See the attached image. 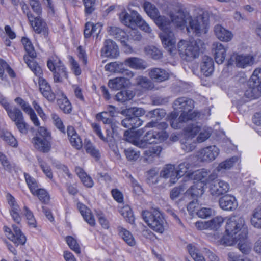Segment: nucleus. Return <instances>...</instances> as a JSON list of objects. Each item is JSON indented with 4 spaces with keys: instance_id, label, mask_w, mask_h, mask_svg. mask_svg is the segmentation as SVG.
Listing matches in <instances>:
<instances>
[{
    "instance_id": "1",
    "label": "nucleus",
    "mask_w": 261,
    "mask_h": 261,
    "mask_svg": "<svg viewBox=\"0 0 261 261\" xmlns=\"http://www.w3.org/2000/svg\"><path fill=\"white\" fill-rule=\"evenodd\" d=\"M225 229L226 234L220 240L221 244L225 246L233 245L237 241L247 237L248 229L243 217H230L226 222Z\"/></svg>"
},
{
    "instance_id": "2",
    "label": "nucleus",
    "mask_w": 261,
    "mask_h": 261,
    "mask_svg": "<svg viewBox=\"0 0 261 261\" xmlns=\"http://www.w3.org/2000/svg\"><path fill=\"white\" fill-rule=\"evenodd\" d=\"M204 45L203 42L199 39L191 41L180 40L178 43V51L184 60L192 61L199 57Z\"/></svg>"
},
{
    "instance_id": "3",
    "label": "nucleus",
    "mask_w": 261,
    "mask_h": 261,
    "mask_svg": "<svg viewBox=\"0 0 261 261\" xmlns=\"http://www.w3.org/2000/svg\"><path fill=\"white\" fill-rule=\"evenodd\" d=\"M153 20L155 24L162 30L160 34V37L164 47L171 53L172 49L175 47L176 40L173 32L169 28L170 21L159 14Z\"/></svg>"
},
{
    "instance_id": "4",
    "label": "nucleus",
    "mask_w": 261,
    "mask_h": 261,
    "mask_svg": "<svg viewBox=\"0 0 261 261\" xmlns=\"http://www.w3.org/2000/svg\"><path fill=\"white\" fill-rule=\"evenodd\" d=\"M173 107L174 111L181 113L179 117L180 122H187L195 118L197 113L193 111L194 101L187 97H180L173 102Z\"/></svg>"
},
{
    "instance_id": "5",
    "label": "nucleus",
    "mask_w": 261,
    "mask_h": 261,
    "mask_svg": "<svg viewBox=\"0 0 261 261\" xmlns=\"http://www.w3.org/2000/svg\"><path fill=\"white\" fill-rule=\"evenodd\" d=\"M142 216L150 228L161 233L164 232L165 220L159 208H152L150 211H143Z\"/></svg>"
},
{
    "instance_id": "6",
    "label": "nucleus",
    "mask_w": 261,
    "mask_h": 261,
    "mask_svg": "<svg viewBox=\"0 0 261 261\" xmlns=\"http://www.w3.org/2000/svg\"><path fill=\"white\" fill-rule=\"evenodd\" d=\"M47 66L53 73V80L55 83H61L65 79H68L67 69L57 57L53 56L50 58L47 61Z\"/></svg>"
},
{
    "instance_id": "7",
    "label": "nucleus",
    "mask_w": 261,
    "mask_h": 261,
    "mask_svg": "<svg viewBox=\"0 0 261 261\" xmlns=\"http://www.w3.org/2000/svg\"><path fill=\"white\" fill-rule=\"evenodd\" d=\"M21 42L27 54L23 56L24 62L36 76L41 75L42 73V70L34 60L36 57V53L31 42L26 37H23Z\"/></svg>"
},
{
    "instance_id": "8",
    "label": "nucleus",
    "mask_w": 261,
    "mask_h": 261,
    "mask_svg": "<svg viewBox=\"0 0 261 261\" xmlns=\"http://www.w3.org/2000/svg\"><path fill=\"white\" fill-rule=\"evenodd\" d=\"M12 228L13 230L7 226L4 227V230L7 238L16 246L24 245L27 239L20 229L15 225H12Z\"/></svg>"
},
{
    "instance_id": "9",
    "label": "nucleus",
    "mask_w": 261,
    "mask_h": 261,
    "mask_svg": "<svg viewBox=\"0 0 261 261\" xmlns=\"http://www.w3.org/2000/svg\"><path fill=\"white\" fill-rule=\"evenodd\" d=\"M254 62V58L250 55H233L230 60L229 64L235 65L237 67L245 68L248 66H251Z\"/></svg>"
},
{
    "instance_id": "10",
    "label": "nucleus",
    "mask_w": 261,
    "mask_h": 261,
    "mask_svg": "<svg viewBox=\"0 0 261 261\" xmlns=\"http://www.w3.org/2000/svg\"><path fill=\"white\" fill-rule=\"evenodd\" d=\"M186 25L189 34H195L199 36L202 33H206V25L202 19H192L190 16Z\"/></svg>"
},
{
    "instance_id": "11",
    "label": "nucleus",
    "mask_w": 261,
    "mask_h": 261,
    "mask_svg": "<svg viewBox=\"0 0 261 261\" xmlns=\"http://www.w3.org/2000/svg\"><path fill=\"white\" fill-rule=\"evenodd\" d=\"M230 189L229 184L222 180H216L209 185L210 194L214 197H218L227 193Z\"/></svg>"
},
{
    "instance_id": "12",
    "label": "nucleus",
    "mask_w": 261,
    "mask_h": 261,
    "mask_svg": "<svg viewBox=\"0 0 261 261\" xmlns=\"http://www.w3.org/2000/svg\"><path fill=\"white\" fill-rule=\"evenodd\" d=\"M102 56L111 58H116L119 55V48L115 42L111 39H107L103 43L101 49Z\"/></svg>"
},
{
    "instance_id": "13",
    "label": "nucleus",
    "mask_w": 261,
    "mask_h": 261,
    "mask_svg": "<svg viewBox=\"0 0 261 261\" xmlns=\"http://www.w3.org/2000/svg\"><path fill=\"white\" fill-rule=\"evenodd\" d=\"M219 153V149L216 146H210L200 150L197 153L198 158L203 162L214 160Z\"/></svg>"
},
{
    "instance_id": "14",
    "label": "nucleus",
    "mask_w": 261,
    "mask_h": 261,
    "mask_svg": "<svg viewBox=\"0 0 261 261\" xmlns=\"http://www.w3.org/2000/svg\"><path fill=\"white\" fill-rule=\"evenodd\" d=\"M249 86L252 95L250 97H254V95L259 91H261V69L257 68L253 72L251 79L249 82Z\"/></svg>"
},
{
    "instance_id": "15",
    "label": "nucleus",
    "mask_w": 261,
    "mask_h": 261,
    "mask_svg": "<svg viewBox=\"0 0 261 261\" xmlns=\"http://www.w3.org/2000/svg\"><path fill=\"white\" fill-rule=\"evenodd\" d=\"M51 139L35 136L32 138V143L34 147L43 153L48 152L51 148Z\"/></svg>"
},
{
    "instance_id": "16",
    "label": "nucleus",
    "mask_w": 261,
    "mask_h": 261,
    "mask_svg": "<svg viewBox=\"0 0 261 261\" xmlns=\"http://www.w3.org/2000/svg\"><path fill=\"white\" fill-rule=\"evenodd\" d=\"M38 76L39 77L38 84L40 92L49 101H54L56 99V96L52 91L49 84L45 79L41 77L40 75Z\"/></svg>"
},
{
    "instance_id": "17",
    "label": "nucleus",
    "mask_w": 261,
    "mask_h": 261,
    "mask_svg": "<svg viewBox=\"0 0 261 261\" xmlns=\"http://www.w3.org/2000/svg\"><path fill=\"white\" fill-rule=\"evenodd\" d=\"M148 72L149 77L156 82H162L169 78L168 72L162 68H152L148 69Z\"/></svg>"
},
{
    "instance_id": "18",
    "label": "nucleus",
    "mask_w": 261,
    "mask_h": 261,
    "mask_svg": "<svg viewBox=\"0 0 261 261\" xmlns=\"http://www.w3.org/2000/svg\"><path fill=\"white\" fill-rule=\"evenodd\" d=\"M15 101L20 106L22 110L30 116V119L34 124L38 126L40 124L39 120L30 105L20 97H17Z\"/></svg>"
},
{
    "instance_id": "19",
    "label": "nucleus",
    "mask_w": 261,
    "mask_h": 261,
    "mask_svg": "<svg viewBox=\"0 0 261 261\" xmlns=\"http://www.w3.org/2000/svg\"><path fill=\"white\" fill-rule=\"evenodd\" d=\"M219 203L220 207L225 211H232L238 207V202L235 197L230 195H226L221 197Z\"/></svg>"
},
{
    "instance_id": "20",
    "label": "nucleus",
    "mask_w": 261,
    "mask_h": 261,
    "mask_svg": "<svg viewBox=\"0 0 261 261\" xmlns=\"http://www.w3.org/2000/svg\"><path fill=\"white\" fill-rule=\"evenodd\" d=\"M172 21L177 27L182 28L188 23L190 16L186 11L179 9L176 13L170 15Z\"/></svg>"
},
{
    "instance_id": "21",
    "label": "nucleus",
    "mask_w": 261,
    "mask_h": 261,
    "mask_svg": "<svg viewBox=\"0 0 261 261\" xmlns=\"http://www.w3.org/2000/svg\"><path fill=\"white\" fill-rule=\"evenodd\" d=\"M208 170L202 169L195 171L190 172L183 178L184 181H187L191 180L201 181V182L206 184Z\"/></svg>"
},
{
    "instance_id": "22",
    "label": "nucleus",
    "mask_w": 261,
    "mask_h": 261,
    "mask_svg": "<svg viewBox=\"0 0 261 261\" xmlns=\"http://www.w3.org/2000/svg\"><path fill=\"white\" fill-rule=\"evenodd\" d=\"M227 48L221 43L214 42L213 44V51L214 58L218 64H222L226 57Z\"/></svg>"
},
{
    "instance_id": "23",
    "label": "nucleus",
    "mask_w": 261,
    "mask_h": 261,
    "mask_svg": "<svg viewBox=\"0 0 261 261\" xmlns=\"http://www.w3.org/2000/svg\"><path fill=\"white\" fill-rule=\"evenodd\" d=\"M41 15H33L32 18L28 19L34 31L38 33L44 32L46 29V24L41 17Z\"/></svg>"
},
{
    "instance_id": "24",
    "label": "nucleus",
    "mask_w": 261,
    "mask_h": 261,
    "mask_svg": "<svg viewBox=\"0 0 261 261\" xmlns=\"http://www.w3.org/2000/svg\"><path fill=\"white\" fill-rule=\"evenodd\" d=\"M160 175L165 178H170V182L172 184L176 183L179 179L175 166L171 164L167 165L163 168Z\"/></svg>"
},
{
    "instance_id": "25",
    "label": "nucleus",
    "mask_w": 261,
    "mask_h": 261,
    "mask_svg": "<svg viewBox=\"0 0 261 261\" xmlns=\"http://www.w3.org/2000/svg\"><path fill=\"white\" fill-rule=\"evenodd\" d=\"M139 14L136 11H133L129 14L126 12H122L120 14V19L122 23L128 27L133 28L136 26L137 17Z\"/></svg>"
},
{
    "instance_id": "26",
    "label": "nucleus",
    "mask_w": 261,
    "mask_h": 261,
    "mask_svg": "<svg viewBox=\"0 0 261 261\" xmlns=\"http://www.w3.org/2000/svg\"><path fill=\"white\" fill-rule=\"evenodd\" d=\"M124 64L130 68L136 70H144L147 67L145 61L137 57L126 59L124 61Z\"/></svg>"
},
{
    "instance_id": "27",
    "label": "nucleus",
    "mask_w": 261,
    "mask_h": 261,
    "mask_svg": "<svg viewBox=\"0 0 261 261\" xmlns=\"http://www.w3.org/2000/svg\"><path fill=\"white\" fill-rule=\"evenodd\" d=\"M214 32L217 38L222 41L228 42L233 37L230 31L225 29L221 25H216L214 28Z\"/></svg>"
},
{
    "instance_id": "28",
    "label": "nucleus",
    "mask_w": 261,
    "mask_h": 261,
    "mask_svg": "<svg viewBox=\"0 0 261 261\" xmlns=\"http://www.w3.org/2000/svg\"><path fill=\"white\" fill-rule=\"evenodd\" d=\"M143 122V121L138 117L127 115L126 117L122 120L121 124L125 128L134 129L140 126Z\"/></svg>"
},
{
    "instance_id": "29",
    "label": "nucleus",
    "mask_w": 261,
    "mask_h": 261,
    "mask_svg": "<svg viewBox=\"0 0 261 261\" xmlns=\"http://www.w3.org/2000/svg\"><path fill=\"white\" fill-rule=\"evenodd\" d=\"M77 206L85 221L91 226H94L95 221L90 210L80 202L77 203Z\"/></svg>"
},
{
    "instance_id": "30",
    "label": "nucleus",
    "mask_w": 261,
    "mask_h": 261,
    "mask_svg": "<svg viewBox=\"0 0 261 261\" xmlns=\"http://www.w3.org/2000/svg\"><path fill=\"white\" fill-rule=\"evenodd\" d=\"M214 62L213 59L204 56L202 58V62L201 65V71L205 76H210L214 71Z\"/></svg>"
},
{
    "instance_id": "31",
    "label": "nucleus",
    "mask_w": 261,
    "mask_h": 261,
    "mask_svg": "<svg viewBox=\"0 0 261 261\" xmlns=\"http://www.w3.org/2000/svg\"><path fill=\"white\" fill-rule=\"evenodd\" d=\"M117 231L119 236L128 245L131 247L136 245V240L130 231L120 226H118Z\"/></svg>"
},
{
    "instance_id": "32",
    "label": "nucleus",
    "mask_w": 261,
    "mask_h": 261,
    "mask_svg": "<svg viewBox=\"0 0 261 261\" xmlns=\"http://www.w3.org/2000/svg\"><path fill=\"white\" fill-rule=\"evenodd\" d=\"M128 84L129 81L123 77H116L110 80L108 83L109 87L114 90L121 89L122 88L127 86Z\"/></svg>"
},
{
    "instance_id": "33",
    "label": "nucleus",
    "mask_w": 261,
    "mask_h": 261,
    "mask_svg": "<svg viewBox=\"0 0 261 261\" xmlns=\"http://www.w3.org/2000/svg\"><path fill=\"white\" fill-rule=\"evenodd\" d=\"M136 85L143 90H150L154 88L153 83L148 78L139 76L136 79Z\"/></svg>"
},
{
    "instance_id": "34",
    "label": "nucleus",
    "mask_w": 261,
    "mask_h": 261,
    "mask_svg": "<svg viewBox=\"0 0 261 261\" xmlns=\"http://www.w3.org/2000/svg\"><path fill=\"white\" fill-rule=\"evenodd\" d=\"M204 187L202 184L198 183L192 186L187 191L186 194L191 195L193 198L201 196L204 193Z\"/></svg>"
},
{
    "instance_id": "35",
    "label": "nucleus",
    "mask_w": 261,
    "mask_h": 261,
    "mask_svg": "<svg viewBox=\"0 0 261 261\" xmlns=\"http://www.w3.org/2000/svg\"><path fill=\"white\" fill-rule=\"evenodd\" d=\"M162 151L160 146H153L144 151V155L146 161H151L152 159L159 157Z\"/></svg>"
},
{
    "instance_id": "36",
    "label": "nucleus",
    "mask_w": 261,
    "mask_h": 261,
    "mask_svg": "<svg viewBox=\"0 0 261 261\" xmlns=\"http://www.w3.org/2000/svg\"><path fill=\"white\" fill-rule=\"evenodd\" d=\"M149 143H156V140L161 141L164 139L163 133L148 131L143 137Z\"/></svg>"
},
{
    "instance_id": "37",
    "label": "nucleus",
    "mask_w": 261,
    "mask_h": 261,
    "mask_svg": "<svg viewBox=\"0 0 261 261\" xmlns=\"http://www.w3.org/2000/svg\"><path fill=\"white\" fill-rule=\"evenodd\" d=\"M107 31L110 35L113 36L118 40L124 39L126 36L125 32L116 26H109L107 28Z\"/></svg>"
},
{
    "instance_id": "38",
    "label": "nucleus",
    "mask_w": 261,
    "mask_h": 261,
    "mask_svg": "<svg viewBox=\"0 0 261 261\" xmlns=\"http://www.w3.org/2000/svg\"><path fill=\"white\" fill-rule=\"evenodd\" d=\"M0 137L10 146L14 147L17 146V141L13 135L8 131L0 130Z\"/></svg>"
},
{
    "instance_id": "39",
    "label": "nucleus",
    "mask_w": 261,
    "mask_h": 261,
    "mask_svg": "<svg viewBox=\"0 0 261 261\" xmlns=\"http://www.w3.org/2000/svg\"><path fill=\"white\" fill-rule=\"evenodd\" d=\"M134 96V93L132 90H122L115 95L116 99L122 103L132 99Z\"/></svg>"
},
{
    "instance_id": "40",
    "label": "nucleus",
    "mask_w": 261,
    "mask_h": 261,
    "mask_svg": "<svg viewBox=\"0 0 261 261\" xmlns=\"http://www.w3.org/2000/svg\"><path fill=\"white\" fill-rule=\"evenodd\" d=\"M7 113L11 120L15 123L24 118L21 110L16 107L11 108Z\"/></svg>"
},
{
    "instance_id": "41",
    "label": "nucleus",
    "mask_w": 261,
    "mask_h": 261,
    "mask_svg": "<svg viewBox=\"0 0 261 261\" xmlns=\"http://www.w3.org/2000/svg\"><path fill=\"white\" fill-rule=\"evenodd\" d=\"M251 223L254 227L261 229V206L256 207L253 211Z\"/></svg>"
},
{
    "instance_id": "42",
    "label": "nucleus",
    "mask_w": 261,
    "mask_h": 261,
    "mask_svg": "<svg viewBox=\"0 0 261 261\" xmlns=\"http://www.w3.org/2000/svg\"><path fill=\"white\" fill-rule=\"evenodd\" d=\"M191 164L189 163L188 162H184L183 163H180L178 165V168L176 169V172L178 177H179V178L182 176L185 175L184 177V178L189 172H192L191 170Z\"/></svg>"
},
{
    "instance_id": "43",
    "label": "nucleus",
    "mask_w": 261,
    "mask_h": 261,
    "mask_svg": "<svg viewBox=\"0 0 261 261\" xmlns=\"http://www.w3.org/2000/svg\"><path fill=\"white\" fill-rule=\"evenodd\" d=\"M239 159L237 156H233L228 160H226L221 162L217 167L218 171H221L223 170H228L233 166L234 164L238 162Z\"/></svg>"
},
{
    "instance_id": "44",
    "label": "nucleus",
    "mask_w": 261,
    "mask_h": 261,
    "mask_svg": "<svg viewBox=\"0 0 261 261\" xmlns=\"http://www.w3.org/2000/svg\"><path fill=\"white\" fill-rule=\"evenodd\" d=\"M143 7L147 15L152 19L156 17L159 14L158 9L150 2H145Z\"/></svg>"
},
{
    "instance_id": "45",
    "label": "nucleus",
    "mask_w": 261,
    "mask_h": 261,
    "mask_svg": "<svg viewBox=\"0 0 261 261\" xmlns=\"http://www.w3.org/2000/svg\"><path fill=\"white\" fill-rule=\"evenodd\" d=\"M119 212L125 218L126 221L129 223H133L134 222V217L133 212L129 206L126 205L121 207L119 210Z\"/></svg>"
},
{
    "instance_id": "46",
    "label": "nucleus",
    "mask_w": 261,
    "mask_h": 261,
    "mask_svg": "<svg viewBox=\"0 0 261 261\" xmlns=\"http://www.w3.org/2000/svg\"><path fill=\"white\" fill-rule=\"evenodd\" d=\"M166 112L162 109H156L148 112L146 117L148 119L155 118L156 120H161L166 115Z\"/></svg>"
},
{
    "instance_id": "47",
    "label": "nucleus",
    "mask_w": 261,
    "mask_h": 261,
    "mask_svg": "<svg viewBox=\"0 0 261 261\" xmlns=\"http://www.w3.org/2000/svg\"><path fill=\"white\" fill-rule=\"evenodd\" d=\"M23 213L27 220V222L30 227L36 228L37 222L32 211L26 206L23 207Z\"/></svg>"
},
{
    "instance_id": "48",
    "label": "nucleus",
    "mask_w": 261,
    "mask_h": 261,
    "mask_svg": "<svg viewBox=\"0 0 261 261\" xmlns=\"http://www.w3.org/2000/svg\"><path fill=\"white\" fill-rule=\"evenodd\" d=\"M60 108L65 113H70L72 111V106L67 97H64V98L59 99L57 100Z\"/></svg>"
},
{
    "instance_id": "49",
    "label": "nucleus",
    "mask_w": 261,
    "mask_h": 261,
    "mask_svg": "<svg viewBox=\"0 0 261 261\" xmlns=\"http://www.w3.org/2000/svg\"><path fill=\"white\" fill-rule=\"evenodd\" d=\"M224 219L221 216H217L210 221H208L209 229L217 230L222 225Z\"/></svg>"
},
{
    "instance_id": "50",
    "label": "nucleus",
    "mask_w": 261,
    "mask_h": 261,
    "mask_svg": "<svg viewBox=\"0 0 261 261\" xmlns=\"http://www.w3.org/2000/svg\"><path fill=\"white\" fill-rule=\"evenodd\" d=\"M200 131V128L197 125L191 124L184 129L185 135L189 138H193Z\"/></svg>"
},
{
    "instance_id": "51",
    "label": "nucleus",
    "mask_w": 261,
    "mask_h": 261,
    "mask_svg": "<svg viewBox=\"0 0 261 261\" xmlns=\"http://www.w3.org/2000/svg\"><path fill=\"white\" fill-rule=\"evenodd\" d=\"M123 65V63H122L111 62L107 64L105 66V69L106 71L111 72L120 73Z\"/></svg>"
},
{
    "instance_id": "52",
    "label": "nucleus",
    "mask_w": 261,
    "mask_h": 261,
    "mask_svg": "<svg viewBox=\"0 0 261 261\" xmlns=\"http://www.w3.org/2000/svg\"><path fill=\"white\" fill-rule=\"evenodd\" d=\"M145 51L147 55L154 59H159L162 57L161 51L154 46H149L145 48Z\"/></svg>"
},
{
    "instance_id": "53",
    "label": "nucleus",
    "mask_w": 261,
    "mask_h": 261,
    "mask_svg": "<svg viewBox=\"0 0 261 261\" xmlns=\"http://www.w3.org/2000/svg\"><path fill=\"white\" fill-rule=\"evenodd\" d=\"M66 241L70 248L77 254H80L81 249L76 240L71 236H67Z\"/></svg>"
},
{
    "instance_id": "54",
    "label": "nucleus",
    "mask_w": 261,
    "mask_h": 261,
    "mask_svg": "<svg viewBox=\"0 0 261 261\" xmlns=\"http://www.w3.org/2000/svg\"><path fill=\"white\" fill-rule=\"evenodd\" d=\"M24 177L32 194L35 195L36 190L38 188V184L36 180L27 173H24Z\"/></svg>"
},
{
    "instance_id": "55",
    "label": "nucleus",
    "mask_w": 261,
    "mask_h": 261,
    "mask_svg": "<svg viewBox=\"0 0 261 261\" xmlns=\"http://www.w3.org/2000/svg\"><path fill=\"white\" fill-rule=\"evenodd\" d=\"M126 158L130 161H136L140 156V152L134 149L129 148L124 151Z\"/></svg>"
},
{
    "instance_id": "56",
    "label": "nucleus",
    "mask_w": 261,
    "mask_h": 261,
    "mask_svg": "<svg viewBox=\"0 0 261 261\" xmlns=\"http://www.w3.org/2000/svg\"><path fill=\"white\" fill-rule=\"evenodd\" d=\"M34 195H36L42 202L47 203L49 200V196L44 189L37 188Z\"/></svg>"
},
{
    "instance_id": "57",
    "label": "nucleus",
    "mask_w": 261,
    "mask_h": 261,
    "mask_svg": "<svg viewBox=\"0 0 261 261\" xmlns=\"http://www.w3.org/2000/svg\"><path fill=\"white\" fill-rule=\"evenodd\" d=\"M136 25H137L140 29L146 33H150L152 31L149 25L142 18L140 15L137 16Z\"/></svg>"
},
{
    "instance_id": "58",
    "label": "nucleus",
    "mask_w": 261,
    "mask_h": 261,
    "mask_svg": "<svg viewBox=\"0 0 261 261\" xmlns=\"http://www.w3.org/2000/svg\"><path fill=\"white\" fill-rule=\"evenodd\" d=\"M243 240L241 241L238 246L239 250L243 254H248L251 251V245L250 243L244 240L245 239H242Z\"/></svg>"
},
{
    "instance_id": "59",
    "label": "nucleus",
    "mask_w": 261,
    "mask_h": 261,
    "mask_svg": "<svg viewBox=\"0 0 261 261\" xmlns=\"http://www.w3.org/2000/svg\"><path fill=\"white\" fill-rule=\"evenodd\" d=\"M84 148L87 153H90L92 156L95 158L98 159L99 158V153L98 150L95 148L90 142H87L85 144Z\"/></svg>"
},
{
    "instance_id": "60",
    "label": "nucleus",
    "mask_w": 261,
    "mask_h": 261,
    "mask_svg": "<svg viewBox=\"0 0 261 261\" xmlns=\"http://www.w3.org/2000/svg\"><path fill=\"white\" fill-rule=\"evenodd\" d=\"M38 161L39 164V165L42 169L44 173L46 175V176L49 178V179H52L53 177V173L50 169V167L47 165L46 164L44 163L43 161L40 159L38 158Z\"/></svg>"
},
{
    "instance_id": "61",
    "label": "nucleus",
    "mask_w": 261,
    "mask_h": 261,
    "mask_svg": "<svg viewBox=\"0 0 261 261\" xmlns=\"http://www.w3.org/2000/svg\"><path fill=\"white\" fill-rule=\"evenodd\" d=\"M29 4L35 15H41L42 8L39 0H29Z\"/></svg>"
},
{
    "instance_id": "62",
    "label": "nucleus",
    "mask_w": 261,
    "mask_h": 261,
    "mask_svg": "<svg viewBox=\"0 0 261 261\" xmlns=\"http://www.w3.org/2000/svg\"><path fill=\"white\" fill-rule=\"evenodd\" d=\"M85 12L87 14H91L95 10V0H83Z\"/></svg>"
},
{
    "instance_id": "63",
    "label": "nucleus",
    "mask_w": 261,
    "mask_h": 261,
    "mask_svg": "<svg viewBox=\"0 0 261 261\" xmlns=\"http://www.w3.org/2000/svg\"><path fill=\"white\" fill-rule=\"evenodd\" d=\"M212 133V130L211 128H207L201 130L197 138V142L201 143L205 141L211 136Z\"/></svg>"
},
{
    "instance_id": "64",
    "label": "nucleus",
    "mask_w": 261,
    "mask_h": 261,
    "mask_svg": "<svg viewBox=\"0 0 261 261\" xmlns=\"http://www.w3.org/2000/svg\"><path fill=\"white\" fill-rule=\"evenodd\" d=\"M112 117L107 112H102L96 115V119L102 121L105 124H110L112 123Z\"/></svg>"
}]
</instances>
